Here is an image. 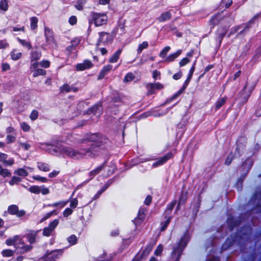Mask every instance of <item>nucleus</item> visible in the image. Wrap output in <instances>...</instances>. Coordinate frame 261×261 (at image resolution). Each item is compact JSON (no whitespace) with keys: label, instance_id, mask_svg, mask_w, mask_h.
<instances>
[{"label":"nucleus","instance_id":"obj_1","mask_svg":"<svg viewBox=\"0 0 261 261\" xmlns=\"http://www.w3.org/2000/svg\"><path fill=\"white\" fill-rule=\"evenodd\" d=\"M101 145L100 144H92L88 149H82L80 151H75L71 148L66 147L63 148V151L66 155L76 159L80 158L84 155L93 157L100 151Z\"/></svg>","mask_w":261,"mask_h":261},{"label":"nucleus","instance_id":"obj_2","mask_svg":"<svg viewBox=\"0 0 261 261\" xmlns=\"http://www.w3.org/2000/svg\"><path fill=\"white\" fill-rule=\"evenodd\" d=\"M189 240V237L188 234L185 233L181 238L179 243H178L176 246L174 247L173 251L172 252V256L173 257L176 256L175 261H179L180 256L185 248L187 246V243Z\"/></svg>","mask_w":261,"mask_h":261},{"label":"nucleus","instance_id":"obj_3","mask_svg":"<svg viewBox=\"0 0 261 261\" xmlns=\"http://www.w3.org/2000/svg\"><path fill=\"white\" fill-rule=\"evenodd\" d=\"M91 20L96 27H99L106 24L108 18L105 14L93 13L91 16Z\"/></svg>","mask_w":261,"mask_h":261},{"label":"nucleus","instance_id":"obj_4","mask_svg":"<svg viewBox=\"0 0 261 261\" xmlns=\"http://www.w3.org/2000/svg\"><path fill=\"white\" fill-rule=\"evenodd\" d=\"M59 223V220L57 219L54 220L49 223L48 226L45 227L43 230V235L49 237Z\"/></svg>","mask_w":261,"mask_h":261},{"label":"nucleus","instance_id":"obj_5","mask_svg":"<svg viewBox=\"0 0 261 261\" xmlns=\"http://www.w3.org/2000/svg\"><path fill=\"white\" fill-rule=\"evenodd\" d=\"M8 212L11 215H15L18 217H21L23 216L25 212L23 210H19L18 206L16 205H11L8 207Z\"/></svg>","mask_w":261,"mask_h":261},{"label":"nucleus","instance_id":"obj_6","mask_svg":"<svg viewBox=\"0 0 261 261\" xmlns=\"http://www.w3.org/2000/svg\"><path fill=\"white\" fill-rule=\"evenodd\" d=\"M90 140L93 142L92 144H100L102 145L103 143H106L107 141V139L104 138L99 136L97 134H93L91 136Z\"/></svg>","mask_w":261,"mask_h":261},{"label":"nucleus","instance_id":"obj_7","mask_svg":"<svg viewBox=\"0 0 261 261\" xmlns=\"http://www.w3.org/2000/svg\"><path fill=\"white\" fill-rule=\"evenodd\" d=\"M192 76L188 75V77L186 79V80L185 81L182 89L179 90L176 93H175L172 96L171 100L176 98L182 93V92L184 91V90L187 88L188 85L189 84L190 81H191V80L192 79Z\"/></svg>","mask_w":261,"mask_h":261},{"label":"nucleus","instance_id":"obj_8","mask_svg":"<svg viewBox=\"0 0 261 261\" xmlns=\"http://www.w3.org/2000/svg\"><path fill=\"white\" fill-rule=\"evenodd\" d=\"M92 66V64L91 62L88 60H86L83 63L77 64L76 65V68L77 70L82 71L91 67Z\"/></svg>","mask_w":261,"mask_h":261},{"label":"nucleus","instance_id":"obj_9","mask_svg":"<svg viewBox=\"0 0 261 261\" xmlns=\"http://www.w3.org/2000/svg\"><path fill=\"white\" fill-rule=\"evenodd\" d=\"M163 85L159 83H156L154 84L149 83L147 85V88L149 89L148 93L149 94L153 93L154 89L160 90L163 89Z\"/></svg>","mask_w":261,"mask_h":261},{"label":"nucleus","instance_id":"obj_10","mask_svg":"<svg viewBox=\"0 0 261 261\" xmlns=\"http://www.w3.org/2000/svg\"><path fill=\"white\" fill-rule=\"evenodd\" d=\"M172 154L168 153L164 156L160 158L156 162L154 163L152 165L153 167H156L158 166L161 165L166 163L169 159L171 158Z\"/></svg>","mask_w":261,"mask_h":261},{"label":"nucleus","instance_id":"obj_11","mask_svg":"<svg viewBox=\"0 0 261 261\" xmlns=\"http://www.w3.org/2000/svg\"><path fill=\"white\" fill-rule=\"evenodd\" d=\"M99 38L98 40L97 44H99L101 42L103 43H108L111 40L109 34L106 32H100L99 34Z\"/></svg>","mask_w":261,"mask_h":261},{"label":"nucleus","instance_id":"obj_12","mask_svg":"<svg viewBox=\"0 0 261 261\" xmlns=\"http://www.w3.org/2000/svg\"><path fill=\"white\" fill-rule=\"evenodd\" d=\"M227 32L226 28H219L217 31L216 40H217L220 44H221L222 40L224 37L225 35Z\"/></svg>","mask_w":261,"mask_h":261},{"label":"nucleus","instance_id":"obj_13","mask_svg":"<svg viewBox=\"0 0 261 261\" xmlns=\"http://www.w3.org/2000/svg\"><path fill=\"white\" fill-rule=\"evenodd\" d=\"M44 35L46 37V41L48 43H54L53 42H54V38H53V32H52V31L50 29H49L47 27L45 28Z\"/></svg>","mask_w":261,"mask_h":261},{"label":"nucleus","instance_id":"obj_14","mask_svg":"<svg viewBox=\"0 0 261 261\" xmlns=\"http://www.w3.org/2000/svg\"><path fill=\"white\" fill-rule=\"evenodd\" d=\"M41 57V52L38 49L33 50L31 53V61L33 62L34 61H37L40 59Z\"/></svg>","mask_w":261,"mask_h":261},{"label":"nucleus","instance_id":"obj_15","mask_svg":"<svg viewBox=\"0 0 261 261\" xmlns=\"http://www.w3.org/2000/svg\"><path fill=\"white\" fill-rule=\"evenodd\" d=\"M77 91V88L70 86L68 84H64L60 88V91L61 92H69L70 91H73L75 92Z\"/></svg>","mask_w":261,"mask_h":261},{"label":"nucleus","instance_id":"obj_16","mask_svg":"<svg viewBox=\"0 0 261 261\" xmlns=\"http://www.w3.org/2000/svg\"><path fill=\"white\" fill-rule=\"evenodd\" d=\"M152 248L153 246L151 245H148L147 246H146L145 249L143 251L140 256H139V255H137L135 257H138L140 259V260L141 258L146 257L152 250Z\"/></svg>","mask_w":261,"mask_h":261},{"label":"nucleus","instance_id":"obj_17","mask_svg":"<svg viewBox=\"0 0 261 261\" xmlns=\"http://www.w3.org/2000/svg\"><path fill=\"white\" fill-rule=\"evenodd\" d=\"M122 52L121 49H119L117 50L112 56V57L109 59V62L112 63H116L117 62L119 58V56L121 55Z\"/></svg>","mask_w":261,"mask_h":261},{"label":"nucleus","instance_id":"obj_18","mask_svg":"<svg viewBox=\"0 0 261 261\" xmlns=\"http://www.w3.org/2000/svg\"><path fill=\"white\" fill-rule=\"evenodd\" d=\"M181 54V50H178L176 53L172 54L169 56H168L166 59L165 61L168 62H172L174 61L175 59L177 58L180 54Z\"/></svg>","mask_w":261,"mask_h":261},{"label":"nucleus","instance_id":"obj_19","mask_svg":"<svg viewBox=\"0 0 261 261\" xmlns=\"http://www.w3.org/2000/svg\"><path fill=\"white\" fill-rule=\"evenodd\" d=\"M145 211L144 209L140 210L138 212V217L134 220V223L136 224H139L140 222L139 221H142L145 217Z\"/></svg>","mask_w":261,"mask_h":261},{"label":"nucleus","instance_id":"obj_20","mask_svg":"<svg viewBox=\"0 0 261 261\" xmlns=\"http://www.w3.org/2000/svg\"><path fill=\"white\" fill-rule=\"evenodd\" d=\"M171 17V14L169 12H166L161 14L160 17L158 18L159 21L163 22L166 20H169Z\"/></svg>","mask_w":261,"mask_h":261},{"label":"nucleus","instance_id":"obj_21","mask_svg":"<svg viewBox=\"0 0 261 261\" xmlns=\"http://www.w3.org/2000/svg\"><path fill=\"white\" fill-rule=\"evenodd\" d=\"M37 167L40 170L47 172L49 171V167L47 164L42 163V162H38Z\"/></svg>","mask_w":261,"mask_h":261},{"label":"nucleus","instance_id":"obj_22","mask_svg":"<svg viewBox=\"0 0 261 261\" xmlns=\"http://www.w3.org/2000/svg\"><path fill=\"white\" fill-rule=\"evenodd\" d=\"M17 248L21 249L20 251L21 253H24L32 249V247L30 245H24L23 243H20L19 246H18Z\"/></svg>","mask_w":261,"mask_h":261},{"label":"nucleus","instance_id":"obj_23","mask_svg":"<svg viewBox=\"0 0 261 261\" xmlns=\"http://www.w3.org/2000/svg\"><path fill=\"white\" fill-rule=\"evenodd\" d=\"M87 2V0H77L76 4L75 5V7L77 10L82 11Z\"/></svg>","mask_w":261,"mask_h":261},{"label":"nucleus","instance_id":"obj_24","mask_svg":"<svg viewBox=\"0 0 261 261\" xmlns=\"http://www.w3.org/2000/svg\"><path fill=\"white\" fill-rule=\"evenodd\" d=\"M226 99V97H223L218 100L216 102V110H217L219 109L225 103Z\"/></svg>","mask_w":261,"mask_h":261},{"label":"nucleus","instance_id":"obj_25","mask_svg":"<svg viewBox=\"0 0 261 261\" xmlns=\"http://www.w3.org/2000/svg\"><path fill=\"white\" fill-rule=\"evenodd\" d=\"M103 165L100 166L98 167L97 168H96V169H95L94 170L90 172L89 176H91V179L93 178V177L94 176H95L96 175L98 174L101 171V170L103 169Z\"/></svg>","mask_w":261,"mask_h":261},{"label":"nucleus","instance_id":"obj_26","mask_svg":"<svg viewBox=\"0 0 261 261\" xmlns=\"http://www.w3.org/2000/svg\"><path fill=\"white\" fill-rule=\"evenodd\" d=\"M10 172L7 169H4L0 164V175L3 177H9L11 176Z\"/></svg>","mask_w":261,"mask_h":261},{"label":"nucleus","instance_id":"obj_27","mask_svg":"<svg viewBox=\"0 0 261 261\" xmlns=\"http://www.w3.org/2000/svg\"><path fill=\"white\" fill-rule=\"evenodd\" d=\"M11 56L13 60H17L21 57L22 54L21 53L17 51L16 50H14L11 52Z\"/></svg>","mask_w":261,"mask_h":261},{"label":"nucleus","instance_id":"obj_28","mask_svg":"<svg viewBox=\"0 0 261 261\" xmlns=\"http://www.w3.org/2000/svg\"><path fill=\"white\" fill-rule=\"evenodd\" d=\"M80 42V39L77 38H75L73 39L71 42V45L69 46L67 48V49L71 50L73 48H74Z\"/></svg>","mask_w":261,"mask_h":261},{"label":"nucleus","instance_id":"obj_29","mask_svg":"<svg viewBox=\"0 0 261 261\" xmlns=\"http://www.w3.org/2000/svg\"><path fill=\"white\" fill-rule=\"evenodd\" d=\"M14 254V251L11 249H4L2 251V254L4 257H11Z\"/></svg>","mask_w":261,"mask_h":261},{"label":"nucleus","instance_id":"obj_30","mask_svg":"<svg viewBox=\"0 0 261 261\" xmlns=\"http://www.w3.org/2000/svg\"><path fill=\"white\" fill-rule=\"evenodd\" d=\"M33 73V76L37 77L39 75H44L46 74V71L42 69H37L32 72Z\"/></svg>","mask_w":261,"mask_h":261},{"label":"nucleus","instance_id":"obj_31","mask_svg":"<svg viewBox=\"0 0 261 261\" xmlns=\"http://www.w3.org/2000/svg\"><path fill=\"white\" fill-rule=\"evenodd\" d=\"M101 110V107L100 105H95L89 110L88 113H93L94 114H96L97 111H99V113Z\"/></svg>","mask_w":261,"mask_h":261},{"label":"nucleus","instance_id":"obj_32","mask_svg":"<svg viewBox=\"0 0 261 261\" xmlns=\"http://www.w3.org/2000/svg\"><path fill=\"white\" fill-rule=\"evenodd\" d=\"M38 18L36 17L31 18V28L32 30H35L37 28Z\"/></svg>","mask_w":261,"mask_h":261},{"label":"nucleus","instance_id":"obj_33","mask_svg":"<svg viewBox=\"0 0 261 261\" xmlns=\"http://www.w3.org/2000/svg\"><path fill=\"white\" fill-rule=\"evenodd\" d=\"M148 46V43L147 41H144L141 44H140L137 49V52L138 54H140L144 49H146Z\"/></svg>","mask_w":261,"mask_h":261},{"label":"nucleus","instance_id":"obj_34","mask_svg":"<svg viewBox=\"0 0 261 261\" xmlns=\"http://www.w3.org/2000/svg\"><path fill=\"white\" fill-rule=\"evenodd\" d=\"M18 41L22 46L27 47L28 49H30L32 48V45L30 42L20 39H18Z\"/></svg>","mask_w":261,"mask_h":261},{"label":"nucleus","instance_id":"obj_35","mask_svg":"<svg viewBox=\"0 0 261 261\" xmlns=\"http://www.w3.org/2000/svg\"><path fill=\"white\" fill-rule=\"evenodd\" d=\"M0 8L5 11H7L8 9V2L6 0H2L0 2Z\"/></svg>","mask_w":261,"mask_h":261},{"label":"nucleus","instance_id":"obj_36","mask_svg":"<svg viewBox=\"0 0 261 261\" xmlns=\"http://www.w3.org/2000/svg\"><path fill=\"white\" fill-rule=\"evenodd\" d=\"M29 191L33 193L39 194L40 192V188L37 186H33L29 189Z\"/></svg>","mask_w":261,"mask_h":261},{"label":"nucleus","instance_id":"obj_37","mask_svg":"<svg viewBox=\"0 0 261 261\" xmlns=\"http://www.w3.org/2000/svg\"><path fill=\"white\" fill-rule=\"evenodd\" d=\"M67 203H68L67 201H60V202L54 203H53V204H48V206H53V207H56V206H60L61 207H63L65 205H66Z\"/></svg>","mask_w":261,"mask_h":261},{"label":"nucleus","instance_id":"obj_38","mask_svg":"<svg viewBox=\"0 0 261 261\" xmlns=\"http://www.w3.org/2000/svg\"><path fill=\"white\" fill-rule=\"evenodd\" d=\"M40 65V63L39 62H37V61H34L32 62L30 69V71L31 72L34 71L35 70H36L38 69V66Z\"/></svg>","mask_w":261,"mask_h":261},{"label":"nucleus","instance_id":"obj_39","mask_svg":"<svg viewBox=\"0 0 261 261\" xmlns=\"http://www.w3.org/2000/svg\"><path fill=\"white\" fill-rule=\"evenodd\" d=\"M170 47L169 46H166L164 48V49L162 50V51L160 53V57L161 58H164L168 52L170 50Z\"/></svg>","mask_w":261,"mask_h":261},{"label":"nucleus","instance_id":"obj_40","mask_svg":"<svg viewBox=\"0 0 261 261\" xmlns=\"http://www.w3.org/2000/svg\"><path fill=\"white\" fill-rule=\"evenodd\" d=\"M16 173L19 175V176H26L28 175V172L23 168H20L18 169Z\"/></svg>","mask_w":261,"mask_h":261},{"label":"nucleus","instance_id":"obj_41","mask_svg":"<svg viewBox=\"0 0 261 261\" xmlns=\"http://www.w3.org/2000/svg\"><path fill=\"white\" fill-rule=\"evenodd\" d=\"M13 240V242L15 244V246L16 248H18V246H19L20 244L18 243L17 242L19 241V243H20L21 242V239L20 238V237L18 236H15L11 238Z\"/></svg>","mask_w":261,"mask_h":261},{"label":"nucleus","instance_id":"obj_42","mask_svg":"<svg viewBox=\"0 0 261 261\" xmlns=\"http://www.w3.org/2000/svg\"><path fill=\"white\" fill-rule=\"evenodd\" d=\"M134 77L135 76L133 73H128L125 75L123 81L124 82H128L132 81L134 79Z\"/></svg>","mask_w":261,"mask_h":261},{"label":"nucleus","instance_id":"obj_43","mask_svg":"<svg viewBox=\"0 0 261 261\" xmlns=\"http://www.w3.org/2000/svg\"><path fill=\"white\" fill-rule=\"evenodd\" d=\"M21 181V179L16 176H13L12 179L9 181V184L11 185H13L15 184H18Z\"/></svg>","mask_w":261,"mask_h":261},{"label":"nucleus","instance_id":"obj_44","mask_svg":"<svg viewBox=\"0 0 261 261\" xmlns=\"http://www.w3.org/2000/svg\"><path fill=\"white\" fill-rule=\"evenodd\" d=\"M67 240L70 244L74 245L76 243L77 238L75 235H71L68 238Z\"/></svg>","mask_w":261,"mask_h":261},{"label":"nucleus","instance_id":"obj_45","mask_svg":"<svg viewBox=\"0 0 261 261\" xmlns=\"http://www.w3.org/2000/svg\"><path fill=\"white\" fill-rule=\"evenodd\" d=\"M38 116V112L36 110H33L30 114V118L32 120H35Z\"/></svg>","mask_w":261,"mask_h":261},{"label":"nucleus","instance_id":"obj_46","mask_svg":"<svg viewBox=\"0 0 261 261\" xmlns=\"http://www.w3.org/2000/svg\"><path fill=\"white\" fill-rule=\"evenodd\" d=\"M27 238L31 244L33 243L35 241V234L33 233H29L27 236Z\"/></svg>","mask_w":261,"mask_h":261},{"label":"nucleus","instance_id":"obj_47","mask_svg":"<svg viewBox=\"0 0 261 261\" xmlns=\"http://www.w3.org/2000/svg\"><path fill=\"white\" fill-rule=\"evenodd\" d=\"M33 179L35 180L40 181L42 182H46L47 181V179L46 177H41L40 176L37 175V176H33Z\"/></svg>","mask_w":261,"mask_h":261},{"label":"nucleus","instance_id":"obj_48","mask_svg":"<svg viewBox=\"0 0 261 261\" xmlns=\"http://www.w3.org/2000/svg\"><path fill=\"white\" fill-rule=\"evenodd\" d=\"M57 213L55 211H53L49 213H47L45 216L43 217V218L42 219L41 222L48 219L50 218L52 215H57Z\"/></svg>","mask_w":261,"mask_h":261},{"label":"nucleus","instance_id":"obj_49","mask_svg":"<svg viewBox=\"0 0 261 261\" xmlns=\"http://www.w3.org/2000/svg\"><path fill=\"white\" fill-rule=\"evenodd\" d=\"M39 63L40 65L44 68H48L50 66V62L47 60H42Z\"/></svg>","mask_w":261,"mask_h":261},{"label":"nucleus","instance_id":"obj_50","mask_svg":"<svg viewBox=\"0 0 261 261\" xmlns=\"http://www.w3.org/2000/svg\"><path fill=\"white\" fill-rule=\"evenodd\" d=\"M190 61V60L188 58H184L179 62V66L182 67L189 63Z\"/></svg>","mask_w":261,"mask_h":261},{"label":"nucleus","instance_id":"obj_51","mask_svg":"<svg viewBox=\"0 0 261 261\" xmlns=\"http://www.w3.org/2000/svg\"><path fill=\"white\" fill-rule=\"evenodd\" d=\"M233 159V154H229L225 160V164L227 165H229L231 164Z\"/></svg>","mask_w":261,"mask_h":261},{"label":"nucleus","instance_id":"obj_52","mask_svg":"<svg viewBox=\"0 0 261 261\" xmlns=\"http://www.w3.org/2000/svg\"><path fill=\"white\" fill-rule=\"evenodd\" d=\"M19 145L23 148L25 150H28L31 147V145L28 143H19Z\"/></svg>","mask_w":261,"mask_h":261},{"label":"nucleus","instance_id":"obj_53","mask_svg":"<svg viewBox=\"0 0 261 261\" xmlns=\"http://www.w3.org/2000/svg\"><path fill=\"white\" fill-rule=\"evenodd\" d=\"M77 204H78L77 200L76 198H73V199H71V200L70 201V206L72 208H75L77 206Z\"/></svg>","mask_w":261,"mask_h":261},{"label":"nucleus","instance_id":"obj_54","mask_svg":"<svg viewBox=\"0 0 261 261\" xmlns=\"http://www.w3.org/2000/svg\"><path fill=\"white\" fill-rule=\"evenodd\" d=\"M163 249V246L161 245H159L154 251V254L156 255H160Z\"/></svg>","mask_w":261,"mask_h":261},{"label":"nucleus","instance_id":"obj_55","mask_svg":"<svg viewBox=\"0 0 261 261\" xmlns=\"http://www.w3.org/2000/svg\"><path fill=\"white\" fill-rule=\"evenodd\" d=\"M72 212L73 211L71 208H67L63 212V216L65 217H67L68 216L70 215Z\"/></svg>","mask_w":261,"mask_h":261},{"label":"nucleus","instance_id":"obj_56","mask_svg":"<svg viewBox=\"0 0 261 261\" xmlns=\"http://www.w3.org/2000/svg\"><path fill=\"white\" fill-rule=\"evenodd\" d=\"M8 143L14 142L15 141L16 138L14 136L8 135L6 137Z\"/></svg>","mask_w":261,"mask_h":261},{"label":"nucleus","instance_id":"obj_57","mask_svg":"<svg viewBox=\"0 0 261 261\" xmlns=\"http://www.w3.org/2000/svg\"><path fill=\"white\" fill-rule=\"evenodd\" d=\"M21 128L25 132H28L30 129V126L25 122L21 124Z\"/></svg>","mask_w":261,"mask_h":261},{"label":"nucleus","instance_id":"obj_58","mask_svg":"<svg viewBox=\"0 0 261 261\" xmlns=\"http://www.w3.org/2000/svg\"><path fill=\"white\" fill-rule=\"evenodd\" d=\"M69 22L71 25H74L77 22V18L75 16H72L69 18Z\"/></svg>","mask_w":261,"mask_h":261},{"label":"nucleus","instance_id":"obj_59","mask_svg":"<svg viewBox=\"0 0 261 261\" xmlns=\"http://www.w3.org/2000/svg\"><path fill=\"white\" fill-rule=\"evenodd\" d=\"M9 46V44L4 40L0 41V49H4Z\"/></svg>","mask_w":261,"mask_h":261},{"label":"nucleus","instance_id":"obj_60","mask_svg":"<svg viewBox=\"0 0 261 261\" xmlns=\"http://www.w3.org/2000/svg\"><path fill=\"white\" fill-rule=\"evenodd\" d=\"M170 221H171V217H169L166 221L165 223L164 224V225L161 227V230L162 231H164L166 229V228H167L168 225L170 223Z\"/></svg>","mask_w":261,"mask_h":261},{"label":"nucleus","instance_id":"obj_61","mask_svg":"<svg viewBox=\"0 0 261 261\" xmlns=\"http://www.w3.org/2000/svg\"><path fill=\"white\" fill-rule=\"evenodd\" d=\"M112 68V66L111 65H108L103 67V69H102L103 70V72H105L106 73L110 71Z\"/></svg>","mask_w":261,"mask_h":261},{"label":"nucleus","instance_id":"obj_62","mask_svg":"<svg viewBox=\"0 0 261 261\" xmlns=\"http://www.w3.org/2000/svg\"><path fill=\"white\" fill-rule=\"evenodd\" d=\"M182 74V72L179 71L176 73H175L173 75V78L175 80H178L181 77Z\"/></svg>","mask_w":261,"mask_h":261},{"label":"nucleus","instance_id":"obj_63","mask_svg":"<svg viewBox=\"0 0 261 261\" xmlns=\"http://www.w3.org/2000/svg\"><path fill=\"white\" fill-rule=\"evenodd\" d=\"M175 203L174 202V203H171L170 205H169L166 211V213H167L168 214L170 213L172 211V210H173V207L175 205Z\"/></svg>","mask_w":261,"mask_h":261},{"label":"nucleus","instance_id":"obj_64","mask_svg":"<svg viewBox=\"0 0 261 261\" xmlns=\"http://www.w3.org/2000/svg\"><path fill=\"white\" fill-rule=\"evenodd\" d=\"M151 200H152L151 196L150 195H148L145 200V201H144L145 204L147 205H149L151 202Z\"/></svg>","mask_w":261,"mask_h":261}]
</instances>
